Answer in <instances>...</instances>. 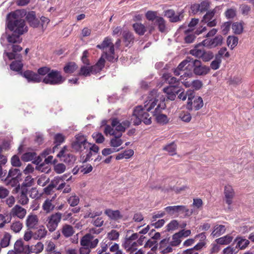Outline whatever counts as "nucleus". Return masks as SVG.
<instances>
[{
  "label": "nucleus",
  "mask_w": 254,
  "mask_h": 254,
  "mask_svg": "<svg viewBox=\"0 0 254 254\" xmlns=\"http://www.w3.org/2000/svg\"><path fill=\"white\" fill-rule=\"evenodd\" d=\"M6 28L11 31H13L11 34L7 35L6 33L2 34L0 38V43L4 47L6 40L8 44L7 45V49L9 50L12 49L13 52H20L22 48L17 45L22 42L20 35L27 32L28 27L25 21L19 17H6Z\"/></svg>",
  "instance_id": "1"
},
{
  "label": "nucleus",
  "mask_w": 254,
  "mask_h": 254,
  "mask_svg": "<svg viewBox=\"0 0 254 254\" xmlns=\"http://www.w3.org/2000/svg\"><path fill=\"white\" fill-rule=\"evenodd\" d=\"M157 101L155 99H149L145 102L143 107L141 106L136 107L131 116L133 124L138 126L142 122L146 125H150L151 117L148 112L150 111L156 105Z\"/></svg>",
  "instance_id": "2"
},
{
  "label": "nucleus",
  "mask_w": 254,
  "mask_h": 254,
  "mask_svg": "<svg viewBox=\"0 0 254 254\" xmlns=\"http://www.w3.org/2000/svg\"><path fill=\"white\" fill-rule=\"evenodd\" d=\"M89 146L90 143L87 141L86 137L81 133L75 136V139L71 144L72 149L80 153L81 156L87 153V149Z\"/></svg>",
  "instance_id": "3"
},
{
  "label": "nucleus",
  "mask_w": 254,
  "mask_h": 254,
  "mask_svg": "<svg viewBox=\"0 0 254 254\" xmlns=\"http://www.w3.org/2000/svg\"><path fill=\"white\" fill-rule=\"evenodd\" d=\"M96 47L103 50L104 57L108 61L113 62L115 59V49L111 38L106 37L102 43L97 45Z\"/></svg>",
  "instance_id": "4"
},
{
  "label": "nucleus",
  "mask_w": 254,
  "mask_h": 254,
  "mask_svg": "<svg viewBox=\"0 0 254 254\" xmlns=\"http://www.w3.org/2000/svg\"><path fill=\"white\" fill-rule=\"evenodd\" d=\"M210 3L208 0H204L200 3H194L190 6H186L185 10H188L190 15H202L209 8Z\"/></svg>",
  "instance_id": "5"
},
{
  "label": "nucleus",
  "mask_w": 254,
  "mask_h": 254,
  "mask_svg": "<svg viewBox=\"0 0 254 254\" xmlns=\"http://www.w3.org/2000/svg\"><path fill=\"white\" fill-rule=\"evenodd\" d=\"M64 80L65 78L62 75L59 71L53 69L51 70L44 78H42L43 82L52 85L61 84Z\"/></svg>",
  "instance_id": "6"
},
{
  "label": "nucleus",
  "mask_w": 254,
  "mask_h": 254,
  "mask_svg": "<svg viewBox=\"0 0 254 254\" xmlns=\"http://www.w3.org/2000/svg\"><path fill=\"white\" fill-rule=\"evenodd\" d=\"M190 64V71L192 70L194 74L196 75H205L208 73L210 71L209 67L203 65L199 60H194L192 58V60Z\"/></svg>",
  "instance_id": "7"
},
{
  "label": "nucleus",
  "mask_w": 254,
  "mask_h": 254,
  "mask_svg": "<svg viewBox=\"0 0 254 254\" xmlns=\"http://www.w3.org/2000/svg\"><path fill=\"white\" fill-rule=\"evenodd\" d=\"M16 52H7L6 50L4 51V55L8 57L9 60L18 59L13 61L10 64V68L13 71L20 72L22 69L23 64L21 62V56L20 54L16 53Z\"/></svg>",
  "instance_id": "8"
},
{
  "label": "nucleus",
  "mask_w": 254,
  "mask_h": 254,
  "mask_svg": "<svg viewBox=\"0 0 254 254\" xmlns=\"http://www.w3.org/2000/svg\"><path fill=\"white\" fill-rule=\"evenodd\" d=\"M62 216L61 213L56 212L48 217L46 225L49 231L52 232L57 229L62 219Z\"/></svg>",
  "instance_id": "9"
},
{
  "label": "nucleus",
  "mask_w": 254,
  "mask_h": 254,
  "mask_svg": "<svg viewBox=\"0 0 254 254\" xmlns=\"http://www.w3.org/2000/svg\"><path fill=\"white\" fill-rule=\"evenodd\" d=\"M223 43V38L221 35H217L214 38L206 39L200 43L203 46L208 49H213L221 46Z\"/></svg>",
  "instance_id": "10"
},
{
  "label": "nucleus",
  "mask_w": 254,
  "mask_h": 254,
  "mask_svg": "<svg viewBox=\"0 0 254 254\" xmlns=\"http://www.w3.org/2000/svg\"><path fill=\"white\" fill-rule=\"evenodd\" d=\"M166 105L164 103L158 104L153 112L154 115L156 116V121L157 123L164 125L168 123L169 119L167 116L164 114H159L161 110L164 109Z\"/></svg>",
  "instance_id": "11"
},
{
  "label": "nucleus",
  "mask_w": 254,
  "mask_h": 254,
  "mask_svg": "<svg viewBox=\"0 0 254 254\" xmlns=\"http://www.w3.org/2000/svg\"><path fill=\"white\" fill-rule=\"evenodd\" d=\"M61 161L68 164H71L76 160L75 157L67 150L66 146H64L58 154Z\"/></svg>",
  "instance_id": "12"
},
{
  "label": "nucleus",
  "mask_w": 254,
  "mask_h": 254,
  "mask_svg": "<svg viewBox=\"0 0 254 254\" xmlns=\"http://www.w3.org/2000/svg\"><path fill=\"white\" fill-rule=\"evenodd\" d=\"M99 243V240L97 238L94 239V237L90 234H86L80 240L81 246L95 248Z\"/></svg>",
  "instance_id": "13"
},
{
  "label": "nucleus",
  "mask_w": 254,
  "mask_h": 254,
  "mask_svg": "<svg viewBox=\"0 0 254 254\" xmlns=\"http://www.w3.org/2000/svg\"><path fill=\"white\" fill-rule=\"evenodd\" d=\"M28 190V189H20V186L18 185L16 198L17 202L23 206L27 204L29 202V198L27 196Z\"/></svg>",
  "instance_id": "14"
},
{
  "label": "nucleus",
  "mask_w": 254,
  "mask_h": 254,
  "mask_svg": "<svg viewBox=\"0 0 254 254\" xmlns=\"http://www.w3.org/2000/svg\"><path fill=\"white\" fill-rule=\"evenodd\" d=\"M21 74L28 82L39 83L42 81V78L38 74L31 70H26L23 73L21 72Z\"/></svg>",
  "instance_id": "15"
},
{
  "label": "nucleus",
  "mask_w": 254,
  "mask_h": 254,
  "mask_svg": "<svg viewBox=\"0 0 254 254\" xmlns=\"http://www.w3.org/2000/svg\"><path fill=\"white\" fill-rule=\"evenodd\" d=\"M26 213L27 211L25 208L16 204L10 210L9 215L11 217H17L22 219L25 217Z\"/></svg>",
  "instance_id": "16"
},
{
  "label": "nucleus",
  "mask_w": 254,
  "mask_h": 254,
  "mask_svg": "<svg viewBox=\"0 0 254 254\" xmlns=\"http://www.w3.org/2000/svg\"><path fill=\"white\" fill-rule=\"evenodd\" d=\"M163 91L166 94L167 98L170 100H174L176 95L180 92L179 87L176 85H169L163 88Z\"/></svg>",
  "instance_id": "17"
},
{
  "label": "nucleus",
  "mask_w": 254,
  "mask_h": 254,
  "mask_svg": "<svg viewBox=\"0 0 254 254\" xmlns=\"http://www.w3.org/2000/svg\"><path fill=\"white\" fill-rule=\"evenodd\" d=\"M233 244L235 245L236 248L238 251L239 250H245L250 244V241L244 237L237 236Z\"/></svg>",
  "instance_id": "18"
},
{
  "label": "nucleus",
  "mask_w": 254,
  "mask_h": 254,
  "mask_svg": "<svg viewBox=\"0 0 254 254\" xmlns=\"http://www.w3.org/2000/svg\"><path fill=\"white\" fill-rule=\"evenodd\" d=\"M184 207L182 205H174L167 206L164 208L166 214L172 217H178L181 215V211Z\"/></svg>",
  "instance_id": "19"
},
{
  "label": "nucleus",
  "mask_w": 254,
  "mask_h": 254,
  "mask_svg": "<svg viewBox=\"0 0 254 254\" xmlns=\"http://www.w3.org/2000/svg\"><path fill=\"white\" fill-rule=\"evenodd\" d=\"M7 16H36V12L34 11H30L26 9H17L14 11L10 12L6 14Z\"/></svg>",
  "instance_id": "20"
},
{
  "label": "nucleus",
  "mask_w": 254,
  "mask_h": 254,
  "mask_svg": "<svg viewBox=\"0 0 254 254\" xmlns=\"http://www.w3.org/2000/svg\"><path fill=\"white\" fill-rule=\"evenodd\" d=\"M149 21L157 23L159 31L162 33H166L167 29L166 26L165 20L162 17H147Z\"/></svg>",
  "instance_id": "21"
},
{
  "label": "nucleus",
  "mask_w": 254,
  "mask_h": 254,
  "mask_svg": "<svg viewBox=\"0 0 254 254\" xmlns=\"http://www.w3.org/2000/svg\"><path fill=\"white\" fill-rule=\"evenodd\" d=\"M235 195V192L232 186L227 185L225 187L224 196L226 203L230 205Z\"/></svg>",
  "instance_id": "22"
},
{
  "label": "nucleus",
  "mask_w": 254,
  "mask_h": 254,
  "mask_svg": "<svg viewBox=\"0 0 254 254\" xmlns=\"http://www.w3.org/2000/svg\"><path fill=\"white\" fill-rule=\"evenodd\" d=\"M38 218L36 215L29 214L26 220V225L28 229H35L38 224Z\"/></svg>",
  "instance_id": "23"
},
{
  "label": "nucleus",
  "mask_w": 254,
  "mask_h": 254,
  "mask_svg": "<svg viewBox=\"0 0 254 254\" xmlns=\"http://www.w3.org/2000/svg\"><path fill=\"white\" fill-rule=\"evenodd\" d=\"M55 198V196H53L51 199L47 198L42 204V209L46 213H49L54 210L55 205L53 203V201Z\"/></svg>",
  "instance_id": "24"
},
{
  "label": "nucleus",
  "mask_w": 254,
  "mask_h": 254,
  "mask_svg": "<svg viewBox=\"0 0 254 254\" xmlns=\"http://www.w3.org/2000/svg\"><path fill=\"white\" fill-rule=\"evenodd\" d=\"M105 63L104 55H102L97 63L95 65L91 66L92 74H96L101 71L105 66Z\"/></svg>",
  "instance_id": "25"
},
{
  "label": "nucleus",
  "mask_w": 254,
  "mask_h": 254,
  "mask_svg": "<svg viewBox=\"0 0 254 254\" xmlns=\"http://www.w3.org/2000/svg\"><path fill=\"white\" fill-rule=\"evenodd\" d=\"M112 244V242L104 239L100 244V248L97 250V254H110L108 252V249Z\"/></svg>",
  "instance_id": "26"
},
{
  "label": "nucleus",
  "mask_w": 254,
  "mask_h": 254,
  "mask_svg": "<svg viewBox=\"0 0 254 254\" xmlns=\"http://www.w3.org/2000/svg\"><path fill=\"white\" fill-rule=\"evenodd\" d=\"M122 136V133L121 132H117V134L113 136V137L111 139L110 141V146L115 149L121 146L123 143V140L121 138Z\"/></svg>",
  "instance_id": "27"
},
{
  "label": "nucleus",
  "mask_w": 254,
  "mask_h": 254,
  "mask_svg": "<svg viewBox=\"0 0 254 254\" xmlns=\"http://www.w3.org/2000/svg\"><path fill=\"white\" fill-rule=\"evenodd\" d=\"M187 98L188 97V103L187 105V109L189 111L193 110L192 108V100L195 98V93L193 90H188L186 92Z\"/></svg>",
  "instance_id": "28"
},
{
  "label": "nucleus",
  "mask_w": 254,
  "mask_h": 254,
  "mask_svg": "<svg viewBox=\"0 0 254 254\" xmlns=\"http://www.w3.org/2000/svg\"><path fill=\"white\" fill-rule=\"evenodd\" d=\"M105 213L111 219L117 220L122 218V216L119 210H113L110 209H106Z\"/></svg>",
  "instance_id": "29"
},
{
  "label": "nucleus",
  "mask_w": 254,
  "mask_h": 254,
  "mask_svg": "<svg viewBox=\"0 0 254 254\" xmlns=\"http://www.w3.org/2000/svg\"><path fill=\"white\" fill-rule=\"evenodd\" d=\"M99 147L97 145L95 144H92L90 143L89 147H88L87 149V154L84 159V161H89L92 155V152L97 153L99 151Z\"/></svg>",
  "instance_id": "30"
},
{
  "label": "nucleus",
  "mask_w": 254,
  "mask_h": 254,
  "mask_svg": "<svg viewBox=\"0 0 254 254\" xmlns=\"http://www.w3.org/2000/svg\"><path fill=\"white\" fill-rule=\"evenodd\" d=\"M233 237L229 235H227L223 237L217 239L215 241L217 244L221 245H227L230 244L233 240Z\"/></svg>",
  "instance_id": "31"
},
{
  "label": "nucleus",
  "mask_w": 254,
  "mask_h": 254,
  "mask_svg": "<svg viewBox=\"0 0 254 254\" xmlns=\"http://www.w3.org/2000/svg\"><path fill=\"white\" fill-rule=\"evenodd\" d=\"M163 77L165 81L170 84V85H176L177 86H178V85L180 83L179 80L177 79L175 77L172 76V75L169 73L164 74Z\"/></svg>",
  "instance_id": "32"
},
{
  "label": "nucleus",
  "mask_w": 254,
  "mask_h": 254,
  "mask_svg": "<svg viewBox=\"0 0 254 254\" xmlns=\"http://www.w3.org/2000/svg\"><path fill=\"white\" fill-rule=\"evenodd\" d=\"M225 227L222 225H217L214 227L211 235L213 237H218L225 233Z\"/></svg>",
  "instance_id": "33"
},
{
  "label": "nucleus",
  "mask_w": 254,
  "mask_h": 254,
  "mask_svg": "<svg viewBox=\"0 0 254 254\" xmlns=\"http://www.w3.org/2000/svg\"><path fill=\"white\" fill-rule=\"evenodd\" d=\"M192 60V58L190 57H187L186 60L182 61L178 66L179 69H181L183 72L184 70H187L190 71V64Z\"/></svg>",
  "instance_id": "34"
},
{
  "label": "nucleus",
  "mask_w": 254,
  "mask_h": 254,
  "mask_svg": "<svg viewBox=\"0 0 254 254\" xmlns=\"http://www.w3.org/2000/svg\"><path fill=\"white\" fill-rule=\"evenodd\" d=\"M203 105V100L201 97L197 96L192 100L193 110L197 111L201 109Z\"/></svg>",
  "instance_id": "35"
},
{
  "label": "nucleus",
  "mask_w": 254,
  "mask_h": 254,
  "mask_svg": "<svg viewBox=\"0 0 254 254\" xmlns=\"http://www.w3.org/2000/svg\"><path fill=\"white\" fill-rule=\"evenodd\" d=\"M62 232L65 237L68 238L73 235L74 230L71 225L66 224L63 226Z\"/></svg>",
  "instance_id": "36"
},
{
  "label": "nucleus",
  "mask_w": 254,
  "mask_h": 254,
  "mask_svg": "<svg viewBox=\"0 0 254 254\" xmlns=\"http://www.w3.org/2000/svg\"><path fill=\"white\" fill-rule=\"evenodd\" d=\"M200 46H202V45L200 44V43L196 45L193 49L190 50V54L197 58L200 59L201 56H202V53L204 50L203 49H199L198 48Z\"/></svg>",
  "instance_id": "37"
},
{
  "label": "nucleus",
  "mask_w": 254,
  "mask_h": 254,
  "mask_svg": "<svg viewBox=\"0 0 254 254\" xmlns=\"http://www.w3.org/2000/svg\"><path fill=\"white\" fill-rule=\"evenodd\" d=\"M67 175H64L61 177H54V179L51 181L50 183L53 186L54 188H55L61 182H63L64 180L68 181L71 177L70 176L68 178H67Z\"/></svg>",
  "instance_id": "38"
},
{
  "label": "nucleus",
  "mask_w": 254,
  "mask_h": 254,
  "mask_svg": "<svg viewBox=\"0 0 254 254\" xmlns=\"http://www.w3.org/2000/svg\"><path fill=\"white\" fill-rule=\"evenodd\" d=\"M123 36L126 46H128L130 43L133 41V35L128 31H124L123 33Z\"/></svg>",
  "instance_id": "39"
},
{
  "label": "nucleus",
  "mask_w": 254,
  "mask_h": 254,
  "mask_svg": "<svg viewBox=\"0 0 254 254\" xmlns=\"http://www.w3.org/2000/svg\"><path fill=\"white\" fill-rule=\"evenodd\" d=\"M138 246L137 243L136 242L131 246L128 250H126L129 254H144V252L142 249H138Z\"/></svg>",
  "instance_id": "40"
},
{
  "label": "nucleus",
  "mask_w": 254,
  "mask_h": 254,
  "mask_svg": "<svg viewBox=\"0 0 254 254\" xmlns=\"http://www.w3.org/2000/svg\"><path fill=\"white\" fill-rule=\"evenodd\" d=\"M133 27L135 32L139 35H143L146 31V29L144 25L140 23L133 24Z\"/></svg>",
  "instance_id": "41"
},
{
  "label": "nucleus",
  "mask_w": 254,
  "mask_h": 254,
  "mask_svg": "<svg viewBox=\"0 0 254 254\" xmlns=\"http://www.w3.org/2000/svg\"><path fill=\"white\" fill-rule=\"evenodd\" d=\"M232 29L235 34H240L243 31V23L242 22H234L232 25Z\"/></svg>",
  "instance_id": "42"
},
{
  "label": "nucleus",
  "mask_w": 254,
  "mask_h": 254,
  "mask_svg": "<svg viewBox=\"0 0 254 254\" xmlns=\"http://www.w3.org/2000/svg\"><path fill=\"white\" fill-rule=\"evenodd\" d=\"M11 238V235L8 233H5L3 238L1 239L0 243V248H6L9 246L10 239Z\"/></svg>",
  "instance_id": "43"
},
{
  "label": "nucleus",
  "mask_w": 254,
  "mask_h": 254,
  "mask_svg": "<svg viewBox=\"0 0 254 254\" xmlns=\"http://www.w3.org/2000/svg\"><path fill=\"white\" fill-rule=\"evenodd\" d=\"M36 153L35 152H27L22 154L21 158L24 162L32 161L35 158Z\"/></svg>",
  "instance_id": "44"
},
{
  "label": "nucleus",
  "mask_w": 254,
  "mask_h": 254,
  "mask_svg": "<svg viewBox=\"0 0 254 254\" xmlns=\"http://www.w3.org/2000/svg\"><path fill=\"white\" fill-rule=\"evenodd\" d=\"M18 178H9V177H6L4 181L5 183L7 184L8 186L13 187H16L18 186L19 185L18 184L19 181ZM16 189L17 190H18V187H16Z\"/></svg>",
  "instance_id": "45"
},
{
  "label": "nucleus",
  "mask_w": 254,
  "mask_h": 254,
  "mask_svg": "<svg viewBox=\"0 0 254 254\" xmlns=\"http://www.w3.org/2000/svg\"><path fill=\"white\" fill-rule=\"evenodd\" d=\"M112 126L115 127V130L118 131L117 132H124L126 130L123 127L121 123H120L117 119H114L112 121Z\"/></svg>",
  "instance_id": "46"
},
{
  "label": "nucleus",
  "mask_w": 254,
  "mask_h": 254,
  "mask_svg": "<svg viewBox=\"0 0 254 254\" xmlns=\"http://www.w3.org/2000/svg\"><path fill=\"white\" fill-rule=\"evenodd\" d=\"M182 237L179 233H177L174 234L172 236V240L170 242V245L171 246H178L182 242Z\"/></svg>",
  "instance_id": "47"
},
{
  "label": "nucleus",
  "mask_w": 254,
  "mask_h": 254,
  "mask_svg": "<svg viewBox=\"0 0 254 254\" xmlns=\"http://www.w3.org/2000/svg\"><path fill=\"white\" fill-rule=\"evenodd\" d=\"M77 68L75 63L70 62L66 64L64 68V71L66 73H73Z\"/></svg>",
  "instance_id": "48"
},
{
  "label": "nucleus",
  "mask_w": 254,
  "mask_h": 254,
  "mask_svg": "<svg viewBox=\"0 0 254 254\" xmlns=\"http://www.w3.org/2000/svg\"><path fill=\"white\" fill-rule=\"evenodd\" d=\"M34 184V179L30 176H27L22 183L20 189H28V187L32 186Z\"/></svg>",
  "instance_id": "49"
},
{
  "label": "nucleus",
  "mask_w": 254,
  "mask_h": 254,
  "mask_svg": "<svg viewBox=\"0 0 254 254\" xmlns=\"http://www.w3.org/2000/svg\"><path fill=\"white\" fill-rule=\"evenodd\" d=\"M238 38L235 36H229L227 39L228 46H230L231 49H233L238 44Z\"/></svg>",
  "instance_id": "50"
},
{
  "label": "nucleus",
  "mask_w": 254,
  "mask_h": 254,
  "mask_svg": "<svg viewBox=\"0 0 254 254\" xmlns=\"http://www.w3.org/2000/svg\"><path fill=\"white\" fill-rule=\"evenodd\" d=\"M163 149L167 151L170 155H173L176 153V145L174 142H172L165 146Z\"/></svg>",
  "instance_id": "51"
},
{
  "label": "nucleus",
  "mask_w": 254,
  "mask_h": 254,
  "mask_svg": "<svg viewBox=\"0 0 254 254\" xmlns=\"http://www.w3.org/2000/svg\"><path fill=\"white\" fill-rule=\"evenodd\" d=\"M120 236L119 233L115 230H112L107 234V238L106 240H109L111 242V241H116L117 240Z\"/></svg>",
  "instance_id": "52"
},
{
  "label": "nucleus",
  "mask_w": 254,
  "mask_h": 254,
  "mask_svg": "<svg viewBox=\"0 0 254 254\" xmlns=\"http://www.w3.org/2000/svg\"><path fill=\"white\" fill-rule=\"evenodd\" d=\"M30 24L33 27L40 25V17H26Z\"/></svg>",
  "instance_id": "53"
},
{
  "label": "nucleus",
  "mask_w": 254,
  "mask_h": 254,
  "mask_svg": "<svg viewBox=\"0 0 254 254\" xmlns=\"http://www.w3.org/2000/svg\"><path fill=\"white\" fill-rule=\"evenodd\" d=\"M23 227L22 223L19 221H16L13 222L10 228L15 233L19 232L22 229Z\"/></svg>",
  "instance_id": "54"
},
{
  "label": "nucleus",
  "mask_w": 254,
  "mask_h": 254,
  "mask_svg": "<svg viewBox=\"0 0 254 254\" xmlns=\"http://www.w3.org/2000/svg\"><path fill=\"white\" fill-rule=\"evenodd\" d=\"M91 73L92 74L91 66H87L85 65L82 66L81 67L79 72V74L80 75H83L84 76H89Z\"/></svg>",
  "instance_id": "55"
},
{
  "label": "nucleus",
  "mask_w": 254,
  "mask_h": 254,
  "mask_svg": "<svg viewBox=\"0 0 254 254\" xmlns=\"http://www.w3.org/2000/svg\"><path fill=\"white\" fill-rule=\"evenodd\" d=\"M47 231L44 226L41 227L35 233V238L38 239H41L44 238L47 235Z\"/></svg>",
  "instance_id": "56"
},
{
  "label": "nucleus",
  "mask_w": 254,
  "mask_h": 254,
  "mask_svg": "<svg viewBox=\"0 0 254 254\" xmlns=\"http://www.w3.org/2000/svg\"><path fill=\"white\" fill-rule=\"evenodd\" d=\"M67 201L71 207L76 206L79 202V198L76 195H72L67 199Z\"/></svg>",
  "instance_id": "57"
},
{
  "label": "nucleus",
  "mask_w": 254,
  "mask_h": 254,
  "mask_svg": "<svg viewBox=\"0 0 254 254\" xmlns=\"http://www.w3.org/2000/svg\"><path fill=\"white\" fill-rule=\"evenodd\" d=\"M32 253L38 254L43 250L44 245L41 242L37 243L35 245L31 247Z\"/></svg>",
  "instance_id": "58"
},
{
  "label": "nucleus",
  "mask_w": 254,
  "mask_h": 254,
  "mask_svg": "<svg viewBox=\"0 0 254 254\" xmlns=\"http://www.w3.org/2000/svg\"><path fill=\"white\" fill-rule=\"evenodd\" d=\"M21 175L20 171L18 169H11L6 177L19 178Z\"/></svg>",
  "instance_id": "59"
},
{
  "label": "nucleus",
  "mask_w": 254,
  "mask_h": 254,
  "mask_svg": "<svg viewBox=\"0 0 254 254\" xmlns=\"http://www.w3.org/2000/svg\"><path fill=\"white\" fill-rule=\"evenodd\" d=\"M214 57L213 53L211 51H205L204 50L201 58L203 61L206 62L210 61Z\"/></svg>",
  "instance_id": "60"
},
{
  "label": "nucleus",
  "mask_w": 254,
  "mask_h": 254,
  "mask_svg": "<svg viewBox=\"0 0 254 254\" xmlns=\"http://www.w3.org/2000/svg\"><path fill=\"white\" fill-rule=\"evenodd\" d=\"M222 60L215 56V59L210 64V67L213 70H216L220 67Z\"/></svg>",
  "instance_id": "61"
},
{
  "label": "nucleus",
  "mask_w": 254,
  "mask_h": 254,
  "mask_svg": "<svg viewBox=\"0 0 254 254\" xmlns=\"http://www.w3.org/2000/svg\"><path fill=\"white\" fill-rule=\"evenodd\" d=\"M215 56L222 60L223 57L226 58H229L230 57V54L227 51V48L223 47L219 50L218 53L215 55Z\"/></svg>",
  "instance_id": "62"
},
{
  "label": "nucleus",
  "mask_w": 254,
  "mask_h": 254,
  "mask_svg": "<svg viewBox=\"0 0 254 254\" xmlns=\"http://www.w3.org/2000/svg\"><path fill=\"white\" fill-rule=\"evenodd\" d=\"M92 136L96 142L98 143H102L105 140L103 135L100 132H94Z\"/></svg>",
  "instance_id": "63"
},
{
  "label": "nucleus",
  "mask_w": 254,
  "mask_h": 254,
  "mask_svg": "<svg viewBox=\"0 0 254 254\" xmlns=\"http://www.w3.org/2000/svg\"><path fill=\"white\" fill-rule=\"evenodd\" d=\"M24 246L21 240H17L14 244V249L18 254H21L23 251Z\"/></svg>",
  "instance_id": "64"
}]
</instances>
